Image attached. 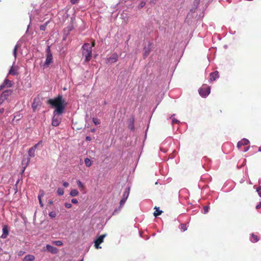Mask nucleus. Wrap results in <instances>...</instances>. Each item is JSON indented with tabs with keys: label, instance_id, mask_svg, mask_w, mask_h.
<instances>
[{
	"label": "nucleus",
	"instance_id": "f257e3e1",
	"mask_svg": "<svg viewBox=\"0 0 261 261\" xmlns=\"http://www.w3.org/2000/svg\"><path fill=\"white\" fill-rule=\"evenodd\" d=\"M47 103L55 108L54 116L52 119L51 124L54 126H58L61 122V118L59 115L63 114L66 108V103L62 95H59L54 99H49Z\"/></svg>",
	"mask_w": 261,
	"mask_h": 261
},
{
	"label": "nucleus",
	"instance_id": "f03ea898",
	"mask_svg": "<svg viewBox=\"0 0 261 261\" xmlns=\"http://www.w3.org/2000/svg\"><path fill=\"white\" fill-rule=\"evenodd\" d=\"M82 54L85 57V61L89 62L91 59L92 48L89 43H85L82 46Z\"/></svg>",
	"mask_w": 261,
	"mask_h": 261
},
{
	"label": "nucleus",
	"instance_id": "7ed1b4c3",
	"mask_svg": "<svg viewBox=\"0 0 261 261\" xmlns=\"http://www.w3.org/2000/svg\"><path fill=\"white\" fill-rule=\"evenodd\" d=\"M211 88L206 84H204L199 90V93L202 97H205L209 95Z\"/></svg>",
	"mask_w": 261,
	"mask_h": 261
},
{
	"label": "nucleus",
	"instance_id": "20e7f679",
	"mask_svg": "<svg viewBox=\"0 0 261 261\" xmlns=\"http://www.w3.org/2000/svg\"><path fill=\"white\" fill-rule=\"evenodd\" d=\"M13 82L7 79H6L3 83L0 86V90L4 89L5 87L10 88L12 87Z\"/></svg>",
	"mask_w": 261,
	"mask_h": 261
},
{
	"label": "nucleus",
	"instance_id": "39448f33",
	"mask_svg": "<svg viewBox=\"0 0 261 261\" xmlns=\"http://www.w3.org/2000/svg\"><path fill=\"white\" fill-rule=\"evenodd\" d=\"M106 234H102L97 238V239L94 241L95 247L97 249L101 248L99 247V245L102 243L103 241L104 238L106 237Z\"/></svg>",
	"mask_w": 261,
	"mask_h": 261
},
{
	"label": "nucleus",
	"instance_id": "423d86ee",
	"mask_svg": "<svg viewBox=\"0 0 261 261\" xmlns=\"http://www.w3.org/2000/svg\"><path fill=\"white\" fill-rule=\"evenodd\" d=\"M41 142H38L37 144L31 147L28 152L29 155L30 157L35 156V152L37 148V146L40 144Z\"/></svg>",
	"mask_w": 261,
	"mask_h": 261
},
{
	"label": "nucleus",
	"instance_id": "0eeeda50",
	"mask_svg": "<svg viewBox=\"0 0 261 261\" xmlns=\"http://www.w3.org/2000/svg\"><path fill=\"white\" fill-rule=\"evenodd\" d=\"M46 250L53 254H56L58 252V249L56 247L48 244L46 245Z\"/></svg>",
	"mask_w": 261,
	"mask_h": 261
},
{
	"label": "nucleus",
	"instance_id": "6e6552de",
	"mask_svg": "<svg viewBox=\"0 0 261 261\" xmlns=\"http://www.w3.org/2000/svg\"><path fill=\"white\" fill-rule=\"evenodd\" d=\"M13 90L11 89H8L4 91L2 94L1 96L5 100H7L8 98L12 94Z\"/></svg>",
	"mask_w": 261,
	"mask_h": 261
},
{
	"label": "nucleus",
	"instance_id": "1a4fd4ad",
	"mask_svg": "<svg viewBox=\"0 0 261 261\" xmlns=\"http://www.w3.org/2000/svg\"><path fill=\"white\" fill-rule=\"evenodd\" d=\"M152 43H149L148 47H145L143 49V57L144 58H146L150 54L151 51V46Z\"/></svg>",
	"mask_w": 261,
	"mask_h": 261
},
{
	"label": "nucleus",
	"instance_id": "9d476101",
	"mask_svg": "<svg viewBox=\"0 0 261 261\" xmlns=\"http://www.w3.org/2000/svg\"><path fill=\"white\" fill-rule=\"evenodd\" d=\"M118 55L116 54H113L110 58L107 59V62L108 63H115L118 60Z\"/></svg>",
	"mask_w": 261,
	"mask_h": 261
},
{
	"label": "nucleus",
	"instance_id": "9b49d317",
	"mask_svg": "<svg viewBox=\"0 0 261 261\" xmlns=\"http://www.w3.org/2000/svg\"><path fill=\"white\" fill-rule=\"evenodd\" d=\"M18 68L17 66H12L9 71V74L12 75H16L18 74Z\"/></svg>",
	"mask_w": 261,
	"mask_h": 261
},
{
	"label": "nucleus",
	"instance_id": "f8f14e48",
	"mask_svg": "<svg viewBox=\"0 0 261 261\" xmlns=\"http://www.w3.org/2000/svg\"><path fill=\"white\" fill-rule=\"evenodd\" d=\"M53 62V55H46V58L44 64V66H48L51 63Z\"/></svg>",
	"mask_w": 261,
	"mask_h": 261
},
{
	"label": "nucleus",
	"instance_id": "ddd939ff",
	"mask_svg": "<svg viewBox=\"0 0 261 261\" xmlns=\"http://www.w3.org/2000/svg\"><path fill=\"white\" fill-rule=\"evenodd\" d=\"M210 80L211 82L215 81L219 76L218 71H216L214 72L211 73L210 75Z\"/></svg>",
	"mask_w": 261,
	"mask_h": 261
},
{
	"label": "nucleus",
	"instance_id": "4468645a",
	"mask_svg": "<svg viewBox=\"0 0 261 261\" xmlns=\"http://www.w3.org/2000/svg\"><path fill=\"white\" fill-rule=\"evenodd\" d=\"M126 200V199H125V198H122L120 200L119 207L118 208H116V210H114V211L113 213V215L116 214L118 211H119L120 210L121 207L123 206V205L125 203Z\"/></svg>",
	"mask_w": 261,
	"mask_h": 261
},
{
	"label": "nucleus",
	"instance_id": "2eb2a0df",
	"mask_svg": "<svg viewBox=\"0 0 261 261\" xmlns=\"http://www.w3.org/2000/svg\"><path fill=\"white\" fill-rule=\"evenodd\" d=\"M9 233V230L8 229V227L7 225H5L3 228V234L1 236V238L3 239H5L7 237Z\"/></svg>",
	"mask_w": 261,
	"mask_h": 261
},
{
	"label": "nucleus",
	"instance_id": "dca6fc26",
	"mask_svg": "<svg viewBox=\"0 0 261 261\" xmlns=\"http://www.w3.org/2000/svg\"><path fill=\"white\" fill-rule=\"evenodd\" d=\"M249 141L246 139H243L238 143L237 146L240 148L242 146L247 145L249 144Z\"/></svg>",
	"mask_w": 261,
	"mask_h": 261
},
{
	"label": "nucleus",
	"instance_id": "f3484780",
	"mask_svg": "<svg viewBox=\"0 0 261 261\" xmlns=\"http://www.w3.org/2000/svg\"><path fill=\"white\" fill-rule=\"evenodd\" d=\"M30 162V159L29 158H24L22 161V164L24 165L23 167L22 172L24 171V170L27 166L29 165Z\"/></svg>",
	"mask_w": 261,
	"mask_h": 261
},
{
	"label": "nucleus",
	"instance_id": "a211bd4d",
	"mask_svg": "<svg viewBox=\"0 0 261 261\" xmlns=\"http://www.w3.org/2000/svg\"><path fill=\"white\" fill-rule=\"evenodd\" d=\"M44 194V191H43L41 190V191H39V194L38 195V198L39 204H40L41 207H43V202L42 201L41 198L42 197H43Z\"/></svg>",
	"mask_w": 261,
	"mask_h": 261
},
{
	"label": "nucleus",
	"instance_id": "6ab92c4d",
	"mask_svg": "<svg viewBox=\"0 0 261 261\" xmlns=\"http://www.w3.org/2000/svg\"><path fill=\"white\" fill-rule=\"evenodd\" d=\"M35 259V256L33 255H26L23 259V261H34Z\"/></svg>",
	"mask_w": 261,
	"mask_h": 261
},
{
	"label": "nucleus",
	"instance_id": "aec40b11",
	"mask_svg": "<svg viewBox=\"0 0 261 261\" xmlns=\"http://www.w3.org/2000/svg\"><path fill=\"white\" fill-rule=\"evenodd\" d=\"M154 209L155 210V211L153 213V215L156 217L157 216L160 215L163 213L162 211L160 210L159 207H155Z\"/></svg>",
	"mask_w": 261,
	"mask_h": 261
},
{
	"label": "nucleus",
	"instance_id": "412c9836",
	"mask_svg": "<svg viewBox=\"0 0 261 261\" xmlns=\"http://www.w3.org/2000/svg\"><path fill=\"white\" fill-rule=\"evenodd\" d=\"M79 191L76 189H72L70 192V195L72 197H74L79 194Z\"/></svg>",
	"mask_w": 261,
	"mask_h": 261
},
{
	"label": "nucleus",
	"instance_id": "4be33fe9",
	"mask_svg": "<svg viewBox=\"0 0 261 261\" xmlns=\"http://www.w3.org/2000/svg\"><path fill=\"white\" fill-rule=\"evenodd\" d=\"M129 191H130L129 188H127L126 189L125 191L123 193V198H125L126 199H127V198L128 197V195H129Z\"/></svg>",
	"mask_w": 261,
	"mask_h": 261
},
{
	"label": "nucleus",
	"instance_id": "5701e85b",
	"mask_svg": "<svg viewBox=\"0 0 261 261\" xmlns=\"http://www.w3.org/2000/svg\"><path fill=\"white\" fill-rule=\"evenodd\" d=\"M85 163L86 166L88 167H89L92 165V162L88 158H86L85 159Z\"/></svg>",
	"mask_w": 261,
	"mask_h": 261
},
{
	"label": "nucleus",
	"instance_id": "b1692460",
	"mask_svg": "<svg viewBox=\"0 0 261 261\" xmlns=\"http://www.w3.org/2000/svg\"><path fill=\"white\" fill-rule=\"evenodd\" d=\"M250 240L252 242L255 243V242H257L258 239L257 238V236H256L254 234H252L251 238H250Z\"/></svg>",
	"mask_w": 261,
	"mask_h": 261
},
{
	"label": "nucleus",
	"instance_id": "393cba45",
	"mask_svg": "<svg viewBox=\"0 0 261 261\" xmlns=\"http://www.w3.org/2000/svg\"><path fill=\"white\" fill-rule=\"evenodd\" d=\"M76 184L79 188L80 189V190H83V189L84 188V185H83V184L80 180H77L76 181Z\"/></svg>",
	"mask_w": 261,
	"mask_h": 261
},
{
	"label": "nucleus",
	"instance_id": "a878e982",
	"mask_svg": "<svg viewBox=\"0 0 261 261\" xmlns=\"http://www.w3.org/2000/svg\"><path fill=\"white\" fill-rule=\"evenodd\" d=\"M179 228L182 231H185L187 229V227L186 224H180L179 225Z\"/></svg>",
	"mask_w": 261,
	"mask_h": 261
},
{
	"label": "nucleus",
	"instance_id": "bb28decb",
	"mask_svg": "<svg viewBox=\"0 0 261 261\" xmlns=\"http://www.w3.org/2000/svg\"><path fill=\"white\" fill-rule=\"evenodd\" d=\"M52 243L58 246H61L63 245V243L61 241H53Z\"/></svg>",
	"mask_w": 261,
	"mask_h": 261
},
{
	"label": "nucleus",
	"instance_id": "cd10ccee",
	"mask_svg": "<svg viewBox=\"0 0 261 261\" xmlns=\"http://www.w3.org/2000/svg\"><path fill=\"white\" fill-rule=\"evenodd\" d=\"M64 189H62V188H58V190H57V193L60 196H62L64 194Z\"/></svg>",
	"mask_w": 261,
	"mask_h": 261
},
{
	"label": "nucleus",
	"instance_id": "c85d7f7f",
	"mask_svg": "<svg viewBox=\"0 0 261 261\" xmlns=\"http://www.w3.org/2000/svg\"><path fill=\"white\" fill-rule=\"evenodd\" d=\"M92 121H93V123L95 124V125H96L100 124L99 120L96 118H93L92 119Z\"/></svg>",
	"mask_w": 261,
	"mask_h": 261
},
{
	"label": "nucleus",
	"instance_id": "c756f323",
	"mask_svg": "<svg viewBox=\"0 0 261 261\" xmlns=\"http://www.w3.org/2000/svg\"><path fill=\"white\" fill-rule=\"evenodd\" d=\"M49 216L50 218H53L56 217L57 214L55 212H51L49 213Z\"/></svg>",
	"mask_w": 261,
	"mask_h": 261
},
{
	"label": "nucleus",
	"instance_id": "7c9ffc66",
	"mask_svg": "<svg viewBox=\"0 0 261 261\" xmlns=\"http://www.w3.org/2000/svg\"><path fill=\"white\" fill-rule=\"evenodd\" d=\"M17 48H18V45H16L13 49V55H14L15 58H16V53H17Z\"/></svg>",
	"mask_w": 261,
	"mask_h": 261
},
{
	"label": "nucleus",
	"instance_id": "2f4dec72",
	"mask_svg": "<svg viewBox=\"0 0 261 261\" xmlns=\"http://www.w3.org/2000/svg\"><path fill=\"white\" fill-rule=\"evenodd\" d=\"M46 51V55H52L49 46H47V48Z\"/></svg>",
	"mask_w": 261,
	"mask_h": 261
},
{
	"label": "nucleus",
	"instance_id": "473e14b6",
	"mask_svg": "<svg viewBox=\"0 0 261 261\" xmlns=\"http://www.w3.org/2000/svg\"><path fill=\"white\" fill-rule=\"evenodd\" d=\"M209 210V206H204L203 207V210H204V214H206L208 212Z\"/></svg>",
	"mask_w": 261,
	"mask_h": 261
},
{
	"label": "nucleus",
	"instance_id": "72a5a7b5",
	"mask_svg": "<svg viewBox=\"0 0 261 261\" xmlns=\"http://www.w3.org/2000/svg\"><path fill=\"white\" fill-rule=\"evenodd\" d=\"M256 191L258 192V195H259V196L261 197V186L258 187L256 189Z\"/></svg>",
	"mask_w": 261,
	"mask_h": 261
},
{
	"label": "nucleus",
	"instance_id": "f704fd0d",
	"mask_svg": "<svg viewBox=\"0 0 261 261\" xmlns=\"http://www.w3.org/2000/svg\"><path fill=\"white\" fill-rule=\"evenodd\" d=\"M65 206L66 207L69 208L71 207L72 204L71 203H70L66 202L65 203Z\"/></svg>",
	"mask_w": 261,
	"mask_h": 261
},
{
	"label": "nucleus",
	"instance_id": "c9c22d12",
	"mask_svg": "<svg viewBox=\"0 0 261 261\" xmlns=\"http://www.w3.org/2000/svg\"><path fill=\"white\" fill-rule=\"evenodd\" d=\"M172 123H178L179 121L175 118H172Z\"/></svg>",
	"mask_w": 261,
	"mask_h": 261
},
{
	"label": "nucleus",
	"instance_id": "e433bc0d",
	"mask_svg": "<svg viewBox=\"0 0 261 261\" xmlns=\"http://www.w3.org/2000/svg\"><path fill=\"white\" fill-rule=\"evenodd\" d=\"M63 186L64 187H68L69 186V183L67 181H63Z\"/></svg>",
	"mask_w": 261,
	"mask_h": 261
},
{
	"label": "nucleus",
	"instance_id": "4c0bfd02",
	"mask_svg": "<svg viewBox=\"0 0 261 261\" xmlns=\"http://www.w3.org/2000/svg\"><path fill=\"white\" fill-rule=\"evenodd\" d=\"M71 202L73 204H76L78 203V201L76 199H71Z\"/></svg>",
	"mask_w": 261,
	"mask_h": 261
},
{
	"label": "nucleus",
	"instance_id": "58836bf2",
	"mask_svg": "<svg viewBox=\"0 0 261 261\" xmlns=\"http://www.w3.org/2000/svg\"><path fill=\"white\" fill-rule=\"evenodd\" d=\"M5 100H6L4 98L2 97V96H0V105L2 104Z\"/></svg>",
	"mask_w": 261,
	"mask_h": 261
},
{
	"label": "nucleus",
	"instance_id": "ea45409f",
	"mask_svg": "<svg viewBox=\"0 0 261 261\" xmlns=\"http://www.w3.org/2000/svg\"><path fill=\"white\" fill-rule=\"evenodd\" d=\"M145 5V3L144 2H141L140 4H139V7L140 8L143 7Z\"/></svg>",
	"mask_w": 261,
	"mask_h": 261
},
{
	"label": "nucleus",
	"instance_id": "a19ab883",
	"mask_svg": "<svg viewBox=\"0 0 261 261\" xmlns=\"http://www.w3.org/2000/svg\"><path fill=\"white\" fill-rule=\"evenodd\" d=\"M24 253V252L23 251H19L18 253V255L19 256H21V255H22Z\"/></svg>",
	"mask_w": 261,
	"mask_h": 261
},
{
	"label": "nucleus",
	"instance_id": "79ce46f5",
	"mask_svg": "<svg viewBox=\"0 0 261 261\" xmlns=\"http://www.w3.org/2000/svg\"><path fill=\"white\" fill-rule=\"evenodd\" d=\"M77 1H78V0H71V3L72 4H75Z\"/></svg>",
	"mask_w": 261,
	"mask_h": 261
},
{
	"label": "nucleus",
	"instance_id": "37998d69",
	"mask_svg": "<svg viewBox=\"0 0 261 261\" xmlns=\"http://www.w3.org/2000/svg\"><path fill=\"white\" fill-rule=\"evenodd\" d=\"M95 41L94 40V41H93V42H92V44H91V45H90V46H92V47L95 46Z\"/></svg>",
	"mask_w": 261,
	"mask_h": 261
},
{
	"label": "nucleus",
	"instance_id": "c03bdc74",
	"mask_svg": "<svg viewBox=\"0 0 261 261\" xmlns=\"http://www.w3.org/2000/svg\"><path fill=\"white\" fill-rule=\"evenodd\" d=\"M86 140H87V141H91V137H89V136H87V137H86Z\"/></svg>",
	"mask_w": 261,
	"mask_h": 261
},
{
	"label": "nucleus",
	"instance_id": "a18cd8bd",
	"mask_svg": "<svg viewBox=\"0 0 261 261\" xmlns=\"http://www.w3.org/2000/svg\"><path fill=\"white\" fill-rule=\"evenodd\" d=\"M260 207H261V203L259 204H258L257 205H256V209H259Z\"/></svg>",
	"mask_w": 261,
	"mask_h": 261
},
{
	"label": "nucleus",
	"instance_id": "49530a36",
	"mask_svg": "<svg viewBox=\"0 0 261 261\" xmlns=\"http://www.w3.org/2000/svg\"><path fill=\"white\" fill-rule=\"evenodd\" d=\"M32 108H33L34 110L36 109V106L34 105V103L33 104Z\"/></svg>",
	"mask_w": 261,
	"mask_h": 261
},
{
	"label": "nucleus",
	"instance_id": "de8ad7c7",
	"mask_svg": "<svg viewBox=\"0 0 261 261\" xmlns=\"http://www.w3.org/2000/svg\"><path fill=\"white\" fill-rule=\"evenodd\" d=\"M248 149H249V147H247L245 148V149H244V151L245 152H246V151H247Z\"/></svg>",
	"mask_w": 261,
	"mask_h": 261
},
{
	"label": "nucleus",
	"instance_id": "09e8293b",
	"mask_svg": "<svg viewBox=\"0 0 261 261\" xmlns=\"http://www.w3.org/2000/svg\"><path fill=\"white\" fill-rule=\"evenodd\" d=\"M4 111V109L3 108V109H0V113H3Z\"/></svg>",
	"mask_w": 261,
	"mask_h": 261
},
{
	"label": "nucleus",
	"instance_id": "8fccbe9b",
	"mask_svg": "<svg viewBox=\"0 0 261 261\" xmlns=\"http://www.w3.org/2000/svg\"><path fill=\"white\" fill-rule=\"evenodd\" d=\"M48 203H49V204H52L53 203V201L52 200H49V201H48Z\"/></svg>",
	"mask_w": 261,
	"mask_h": 261
},
{
	"label": "nucleus",
	"instance_id": "3c124183",
	"mask_svg": "<svg viewBox=\"0 0 261 261\" xmlns=\"http://www.w3.org/2000/svg\"><path fill=\"white\" fill-rule=\"evenodd\" d=\"M258 151L261 152V146L258 148Z\"/></svg>",
	"mask_w": 261,
	"mask_h": 261
},
{
	"label": "nucleus",
	"instance_id": "603ef678",
	"mask_svg": "<svg viewBox=\"0 0 261 261\" xmlns=\"http://www.w3.org/2000/svg\"><path fill=\"white\" fill-rule=\"evenodd\" d=\"M40 29H41V30H43V27H42V26H41V27H40Z\"/></svg>",
	"mask_w": 261,
	"mask_h": 261
},
{
	"label": "nucleus",
	"instance_id": "864d4df0",
	"mask_svg": "<svg viewBox=\"0 0 261 261\" xmlns=\"http://www.w3.org/2000/svg\"><path fill=\"white\" fill-rule=\"evenodd\" d=\"M80 261H83V260H80Z\"/></svg>",
	"mask_w": 261,
	"mask_h": 261
}]
</instances>
